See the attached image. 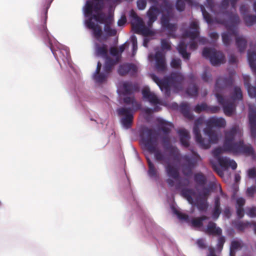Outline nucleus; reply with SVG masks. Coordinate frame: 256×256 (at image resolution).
<instances>
[{"mask_svg":"<svg viewBox=\"0 0 256 256\" xmlns=\"http://www.w3.org/2000/svg\"><path fill=\"white\" fill-rule=\"evenodd\" d=\"M248 59L251 68L253 70L256 71V52L248 50Z\"/></svg>","mask_w":256,"mask_h":256,"instance_id":"35","label":"nucleus"},{"mask_svg":"<svg viewBox=\"0 0 256 256\" xmlns=\"http://www.w3.org/2000/svg\"><path fill=\"white\" fill-rule=\"evenodd\" d=\"M206 128L204 129L205 135L210 138L212 144H216L218 141V137L216 132L213 130L212 128H224L226 125V122L224 118L210 117L206 122Z\"/></svg>","mask_w":256,"mask_h":256,"instance_id":"8","label":"nucleus"},{"mask_svg":"<svg viewBox=\"0 0 256 256\" xmlns=\"http://www.w3.org/2000/svg\"><path fill=\"white\" fill-rule=\"evenodd\" d=\"M234 11L226 10L222 15L224 18L219 20L218 22L223 24L226 32L222 34V40L226 46L230 44L234 37L236 38V44L240 52H244L247 45V41L243 36H238V26L240 24V20L239 16Z\"/></svg>","mask_w":256,"mask_h":256,"instance_id":"3","label":"nucleus"},{"mask_svg":"<svg viewBox=\"0 0 256 256\" xmlns=\"http://www.w3.org/2000/svg\"><path fill=\"white\" fill-rule=\"evenodd\" d=\"M137 68L132 64H124L119 66L118 73L121 76H124L127 74L134 76L136 74Z\"/></svg>","mask_w":256,"mask_h":256,"instance_id":"18","label":"nucleus"},{"mask_svg":"<svg viewBox=\"0 0 256 256\" xmlns=\"http://www.w3.org/2000/svg\"><path fill=\"white\" fill-rule=\"evenodd\" d=\"M126 20L124 16H122L118 22V26H122L124 25L126 22Z\"/></svg>","mask_w":256,"mask_h":256,"instance_id":"58","label":"nucleus"},{"mask_svg":"<svg viewBox=\"0 0 256 256\" xmlns=\"http://www.w3.org/2000/svg\"><path fill=\"white\" fill-rule=\"evenodd\" d=\"M94 54L97 56H100L104 58H109L108 56V46L106 44H94Z\"/></svg>","mask_w":256,"mask_h":256,"instance_id":"25","label":"nucleus"},{"mask_svg":"<svg viewBox=\"0 0 256 256\" xmlns=\"http://www.w3.org/2000/svg\"><path fill=\"white\" fill-rule=\"evenodd\" d=\"M248 175L250 178H254L256 176V170L255 168H250L248 171Z\"/></svg>","mask_w":256,"mask_h":256,"instance_id":"57","label":"nucleus"},{"mask_svg":"<svg viewBox=\"0 0 256 256\" xmlns=\"http://www.w3.org/2000/svg\"><path fill=\"white\" fill-rule=\"evenodd\" d=\"M133 28L136 34H142L144 36H150L152 33L148 28L146 27L144 24L143 21L141 23L134 24Z\"/></svg>","mask_w":256,"mask_h":256,"instance_id":"27","label":"nucleus"},{"mask_svg":"<svg viewBox=\"0 0 256 256\" xmlns=\"http://www.w3.org/2000/svg\"><path fill=\"white\" fill-rule=\"evenodd\" d=\"M215 96L218 102L222 106L224 113L226 116H231L235 110L236 108L234 102L236 100H241L242 98L241 88L238 86L234 88V92L232 94L231 99L232 100V102L225 100L220 94H216Z\"/></svg>","mask_w":256,"mask_h":256,"instance_id":"7","label":"nucleus"},{"mask_svg":"<svg viewBox=\"0 0 256 256\" xmlns=\"http://www.w3.org/2000/svg\"><path fill=\"white\" fill-rule=\"evenodd\" d=\"M105 62L103 68V72H100L102 64L100 62L97 64L96 68L94 74V79L96 82L102 83L106 80L108 75L112 72L114 66L117 62L114 59L109 57L105 58Z\"/></svg>","mask_w":256,"mask_h":256,"instance_id":"9","label":"nucleus"},{"mask_svg":"<svg viewBox=\"0 0 256 256\" xmlns=\"http://www.w3.org/2000/svg\"><path fill=\"white\" fill-rule=\"evenodd\" d=\"M198 193L200 199L197 200L196 206L200 211H205L208 207L206 198L210 194V190L208 188L204 187Z\"/></svg>","mask_w":256,"mask_h":256,"instance_id":"16","label":"nucleus"},{"mask_svg":"<svg viewBox=\"0 0 256 256\" xmlns=\"http://www.w3.org/2000/svg\"><path fill=\"white\" fill-rule=\"evenodd\" d=\"M255 191L256 189L254 187H250L247 189L246 192L249 196H252L254 194Z\"/></svg>","mask_w":256,"mask_h":256,"instance_id":"59","label":"nucleus"},{"mask_svg":"<svg viewBox=\"0 0 256 256\" xmlns=\"http://www.w3.org/2000/svg\"><path fill=\"white\" fill-rule=\"evenodd\" d=\"M236 214L240 218H242L244 216V210L243 208H236Z\"/></svg>","mask_w":256,"mask_h":256,"instance_id":"56","label":"nucleus"},{"mask_svg":"<svg viewBox=\"0 0 256 256\" xmlns=\"http://www.w3.org/2000/svg\"><path fill=\"white\" fill-rule=\"evenodd\" d=\"M181 193L182 196L185 198L190 204L192 203L193 198H192V196L194 194L192 190L184 188L182 190Z\"/></svg>","mask_w":256,"mask_h":256,"instance_id":"38","label":"nucleus"},{"mask_svg":"<svg viewBox=\"0 0 256 256\" xmlns=\"http://www.w3.org/2000/svg\"><path fill=\"white\" fill-rule=\"evenodd\" d=\"M185 2H186L190 5H192V0H176V7L178 10L182 12L185 9Z\"/></svg>","mask_w":256,"mask_h":256,"instance_id":"40","label":"nucleus"},{"mask_svg":"<svg viewBox=\"0 0 256 256\" xmlns=\"http://www.w3.org/2000/svg\"><path fill=\"white\" fill-rule=\"evenodd\" d=\"M210 38L214 40H216L218 38V34L216 32H212L210 34Z\"/></svg>","mask_w":256,"mask_h":256,"instance_id":"60","label":"nucleus"},{"mask_svg":"<svg viewBox=\"0 0 256 256\" xmlns=\"http://www.w3.org/2000/svg\"><path fill=\"white\" fill-rule=\"evenodd\" d=\"M130 14V16L136 22V24H140L142 22V20L138 16V14L134 11V10H131Z\"/></svg>","mask_w":256,"mask_h":256,"instance_id":"49","label":"nucleus"},{"mask_svg":"<svg viewBox=\"0 0 256 256\" xmlns=\"http://www.w3.org/2000/svg\"><path fill=\"white\" fill-rule=\"evenodd\" d=\"M138 90L139 88L136 84L129 81L124 82L120 87L122 94L124 96L132 95L138 91Z\"/></svg>","mask_w":256,"mask_h":256,"instance_id":"17","label":"nucleus"},{"mask_svg":"<svg viewBox=\"0 0 256 256\" xmlns=\"http://www.w3.org/2000/svg\"><path fill=\"white\" fill-rule=\"evenodd\" d=\"M235 228L238 230L242 231L248 226H251V222H236L234 224Z\"/></svg>","mask_w":256,"mask_h":256,"instance_id":"43","label":"nucleus"},{"mask_svg":"<svg viewBox=\"0 0 256 256\" xmlns=\"http://www.w3.org/2000/svg\"><path fill=\"white\" fill-rule=\"evenodd\" d=\"M86 24L88 28L92 30L94 36L96 40H99L102 34V31L100 26L92 21V19L86 20Z\"/></svg>","mask_w":256,"mask_h":256,"instance_id":"20","label":"nucleus"},{"mask_svg":"<svg viewBox=\"0 0 256 256\" xmlns=\"http://www.w3.org/2000/svg\"><path fill=\"white\" fill-rule=\"evenodd\" d=\"M238 0H222L220 4L218 6V9L216 8L214 2L213 0H206V6L212 12L218 16L226 12L230 4L232 9L235 10L237 2Z\"/></svg>","mask_w":256,"mask_h":256,"instance_id":"10","label":"nucleus"},{"mask_svg":"<svg viewBox=\"0 0 256 256\" xmlns=\"http://www.w3.org/2000/svg\"><path fill=\"white\" fill-rule=\"evenodd\" d=\"M204 120L202 118H199L198 119H196L194 122V124L200 126V125L202 124L203 123Z\"/></svg>","mask_w":256,"mask_h":256,"instance_id":"63","label":"nucleus"},{"mask_svg":"<svg viewBox=\"0 0 256 256\" xmlns=\"http://www.w3.org/2000/svg\"><path fill=\"white\" fill-rule=\"evenodd\" d=\"M160 12V10L156 6H152L147 12V16L148 20L147 24L149 27H151L152 24L157 20L158 16Z\"/></svg>","mask_w":256,"mask_h":256,"instance_id":"23","label":"nucleus"},{"mask_svg":"<svg viewBox=\"0 0 256 256\" xmlns=\"http://www.w3.org/2000/svg\"><path fill=\"white\" fill-rule=\"evenodd\" d=\"M202 56L206 58H208L213 66H218L226 62L225 56L223 53L214 48H204Z\"/></svg>","mask_w":256,"mask_h":256,"instance_id":"12","label":"nucleus"},{"mask_svg":"<svg viewBox=\"0 0 256 256\" xmlns=\"http://www.w3.org/2000/svg\"><path fill=\"white\" fill-rule=\"evenodd\" d=\"M240 242L234 240L231 242L230 246V256H236V250L242 248Z\"/></svg>","mask_w":256,"mask_h":256,"instance_id":"37","label":"nucleus"},{"mask_svg":"<svg viewBox=\"0 0 256 256\" xmlns=\"http://www.w3.org/2000/svg\"><path fill=\"white\" fill-rule=\"evenodd\" d=\"M248 120L251 136L256 138V109L250 110Z\"/></svg>","mask_w":256,"mask_h":256,"instance_id":"21","label":"nucleus"},{"mask_svg":"<svg viewBox=\"0 0 256 256\" xmlns=\"http://www.w3.org/2000/svg\"><path fill=\"white\" fill-rule=\"evenodd\" d=\"M154 58L156 70L158 72H164L166 68L164 55L162 52L158 51L155 53Z\"/></svg>","mask_w":256,"mask_h":256,"instance_id":"19","label":"nucleus"},{"mask_svg":"<svg viewBox=\"0 0 256 256\" xmlns=\"http://www.w3.org/2000/svg\"><path fill=\"white\" fill-rule=\"evenodd\" d=\"M236 62V58L234 55H231L229 58V62L230 64H235Z\"/></svg>","mask_w":256,"mask_h":256,"instance_id":"61","label":"nucleus"},{"mask_svg":"<svg viewBox=\"0 0 256 256\" xmlns=\"http://www.w3.org/2000/svg\"><path fill=\"white\" fill-rule=\"evenodd\" d=\"M174 212L177 216L178 219L185 221L191 226L194 228H200L202 227L203 226V221L208 219V217L207 216H202L190 220L188 214L182 213L176 208L174 209Z\"/></svg>","mask_w":256,"mask_h":256,"instance_id":"13","label":"nucleus"},{"mask_svg":"<svg viewBox=\"0 0 256 256\" xmlns=\"http://www.w3.org/2000/svg\"><path fill=\"white\" fill-rule=\"evenodd\" d=\"M208 108V104L205 102H202L200 104H198L194 108V111L200 114L202 111H205L206 112Z\"/></svg>","mask_w":256,"mask_h":256,"instance_id":"45","label":"nucleus"},{"mask_svg":"<svg viewBox=\"0 0 256 256\" xmlns=\"http://www.w3.org/2000/svg\"><path fill=\"white\" fill-rule=\"evenodd\" d=\"M162 7L163 11L166 12L162 16V24L168 31V35L175 38L176 37L175 33L178 29L177 24L170 22V19L174 16L173 6L170 2L164 0L162 4Z\"/></svg>","mask_w":256,"mask_h":256,"instance_id":"6","label":"nucleus"},{"mask_svg":"<svg viewBox=\"0 0 256 256\" xmlns=\"http://www.w3.org/2000/svg\"><path fill=\"white\" fill-rule=\"evenodd\" d=\"M202 78V80L206 82H209L212 80V76L208 73L206 70L204 72Z\"/></svg>","mask_w":256,"mask_h":256,"instance_id":"50","label":"nucleus"},{"mask_svg":"<svg viewBox=\"0 0 256 256\" xmlns=\"http://www.w3.org/2000/svg\"><path fill=\"white\" fill-rule=\"evenodd\" d=\"M188 45L184 42H180L178 44L177 49L178 52L184 60H189L190 54L186 52Z\"/></svg>","mask_w":256,"mask_h":256,"instance_id":"32","label":"nucleus"},{"mask_svg":"<svg viewBox=\"0 0 256 256\" xmlns=\"http://www.w3.org/2000/svg\"><path fill=\"white\" fill-rule=\"evenodd\" d=\"M47 12V10H46L44 12L42 16V24L40 28V31L44 42L48 44V46L50 47L53 54L55 55L54 46L55 45L56 46L57 44H58V42L53 36L50 35V32L46 28V22L48 18Z\"/></svg>","mask_w":256,"mask_h":256,"instance_id":"11","label":"nucleus"},{"mask_svg":"<svg viewBox=\"0 0 256 256\" xmlns=\"http://www.w3.org/2000/svg\"><path fill=\"white\" fill-rule=\"evenodd\" d=\"M110 52L112 56H116L118 54V51L116 48L112 47L110 49Z\"/></svg>","mask_w":256,"mask_h":256,"instance_id":"64","label":"nucleus"},{"mask_svg":"<svg viewBox=\"0 0 256 256\" xmlns=\"http://www.w3.org/2000/svg\"><path fill=\"white\" fill-rule=\"evenodd\" d=\"M248 214L251 218L256 217V208L253 207L250 208Z\"/></svg>","mask_w":256,"mask_h":256,"instance_id":"54","label":"nucleus"},{"mask_svg":"<svg viewBox=\"0 0 256 256\" xmlns=\"http://www.w3.org/2000/svg\"><path fill=\"white\" fill-rule=\"evenodd\" d=\"M218 162L221 167L226 169L230 167L233 170H234L237 168L236 162L226 157L219 158Z\"/></svg>","mask_w":256,"mask_h":256,"instance_id":"29","label":"nucleus"},{"mask_svg":"<svg viewBox=\"0 0 256 256\" xmlns=\"http://www.w3.org/2000/svg\"><path fill=\"white\" fill-rule=\"evenodd\" d=\"M194 180L196 183V188L199 192L198 187H203L207 183V178L206 176L201 172H196L194 174Z\"/></svg>","mask_w":256,"mask_h":256,"instance_id":"26","label":"nucleus"},{"mask_svg":"<svg viewBox=\"0 0 256 256\" xmlns=\"http://www.w3.org/2000/svg\"><path fill=\"white\" fill-rule=\"evenodd\" d=\"M141 140L146 148L150 154H154V158L158 162L164 165L166 172L168 176L177 180L180 178L178 169L172 165L170 160L180 162L184 161L182 165V172L186 176H190L194 168L196 161L188 155L182 156L178 148L170 144V138L168 134L162 138V143L165 152H162L158 148V134L154 129L144 127L140 132Z\"/></svg>","mask_w":256,"mask_h":256,"instance_id":"1","label":"nucleus"},{"mask_svg":"<svg viewBox=\"0 0 256 256\" xmlns=\"http://www.w3.org/2000/svg\"><path fill=\"white\" fill-rule=\"evenodd\" d=\"M220 108L217 106H208L206 112L210 114H216L219 112Z\"/></svg>","mask_w":256,"mask_h":256,"instance_id":"48","label":"nucleus"},{"mask_svg":"<svg viewBox=\"0 0 256 256\" xmlns=\"http://www.w3.org/2000/svg\"><path fill=\"white\" fill-rule=\"evenodd\" d=\"M161 48L162 50H171L172 46L170 43L167 39H162L161 40Z\"/></svg>","mask_w":256,"mask_h":256,"instance_id":"46","label":"nucleus"},{"mask_svg":"<svg viewBox=\"0 0 256 256\" xmlns=\"http://www.w3.org/2000/svg\"><path fill=\"white\" fill-rule=\"evenodd\" d=\"M225 238L224 236H220L218 238L217 246L218 248L222 249V248L225 242Z\"/></svg>","mask_w":256,"mask_h":256,"instance_id":"51","label":"nucleus"},{"mask_svg":"<svg viewBox=\"0 0 256 256\" xmlns=\"http://www.w3.org/2000/svg\"><path fill=\"white\" fill-rule=\"evenodd\" d=\"M181 113L186 118L190 120H193L194 115L190 112V106L188 103H182L180 106Z\"/></svg>","mask_w":256,"mask_h":256,"instance_id":"31","label":"nucleus"},{"mask_svg":"<svg viewBox=\"0 0 256 256\" xmlns=\"http://www.w3.org/2000/svg\"><path fill=\"white\" fill-rule=\"evenodd\" d=\"M142 92L144 98L148 100L151 104H156L159 103V100L156 96L154 93L150 92L148 88H144Z\"/></svg>","mask_w":256,"mask_h":256,"instance_id":"28","label":"nucleus"},{"mask_svg":"<svg viewBox=\"0 0 256 256\" xmlns=\"http://www.w3.org/2000/svg\"><path fill=\"white\" fill-rule=\"evenodd\" d=\"M204 232L209 235L221 236L222 234V230L216 226V224L212 221L208 222Z\"/></svg>","mask_w":256,"mask_h":256,"instance_id":"24","label":"nucleus"},{"mask_svg":"<svg viewBox=\"0 0 256 256\" xmlns=\"http://www.w3.org/2000/svg\"><path fill=\"white\" fill-rule=\"evenodd\" d=\"M244 84L246 86L249 96L252 98H256V87L252 86L249 82L248 76H244Z\"/></svg>","mask_w":256,"mask_h":256,"instance_id":"34","label":"nucleus"},{"mask_svg":"<svg viewBox=\"0 0 256 256\" xmlns=\"http://www.w3.org/2000/svg\"><path fill=\"white\" fill-rule=\"evenodd\" d=\"M240 10L243 17L244 16H246L248 14V8L246 6L244 5L241 6Z\"/></svg>","mask_w":256,"mask_h":256,"instance_id":"55","label":"nucleus"},{"mask_svg":"<svg viewBox=\"0 0 256 256\" xmlns=\"http://www.w3.org/2000/svg\"><path fill=\"white\" fill-rule=\"evenodd\" d=\"M233 82L232 76L218 78L215 84V90L217 92L216 94H218V92H220L222 90L231 86Z\"/></svg>","mask_w":256,"mask_h":256,"instance_id":"15","label":"nucleus"},{"mask_svg":"<svg viewBox=\"0 0 256 256\" xmlns=\"http://www.w3.org/2000/svg\"><path fill=\"white\" fill-rule=\"evenodd\" d=\"M160 130L162 131L164 135L169 134L171 131V128L173 126L172 124L170 122L162 120L160 122Z\"/></svg>","mask_w":256,"mask_h":256,"instance_id":"36","label":"nucleus"},{"mask_svg":"<svg viewBox=\"0 0 256 256\" xmlns=\"http://www.w3.org/2000/svg\"><path fill=\"white\" fill-rule=\"evenodd\" d=\"M178 133L179 134L182 145L185 148H188L190 146L189 140L190 139L188 132L186 129H180L178 130Z\"/></svg>","mask_w":256,"mask_h":256,"instance_id":"30","label":"nucleus"},{"mask_svg":"<svg viewBox=\"0 0 256 256\" xmlns=\"http://www.w3.org/2000/svg\"><path fill=\"white\" fill-rule=\"evenodd\" d=\"M186 92L190 96H196L198 94V88L196 84L190 86L188 88Z\"/></svg>","mask_w":256,"mask_h":256,"instance_id":"44","label":"nucleus"},{"mask_svg":"<svg viewBox=\"0 0 256 256\" xmlns=\"http://www.w3.org/2000/svg\"><path fill=\"white\" fill-rule=\"evenodd\" d=\"M193 132L196 141L200 147L205 150L208 149L210 147L212 142L210 141V138H208V139H207L202 137L199 126L194 125Z\"/></svg>","mask_w":256,"mask_h":256,"instance_id":"14","label":"nucleus"},{"mask_svg":"<svg viewBox=\"0 0 256 256\" xmlns=\"http://www.w3.org/2000/svg\"><path fill=\"white\" fill-rule=\"evenodd\" d=\"M152 78L160 90L164 92L166 97L170 96V87L173 88L175 91L181 90L184 80L182 74L178 72H172L170 76L162 79L160 78L155 74H152Z\"/></svg>","mask_w":256,"mask_h":256,"instance_id":"4","label":"nucleus"},{"mask_svg":"<svg viewBox=\"0 0 256 256\" xmlns=\"http://www.w3.org/2000/svg\"><path fill=\"white\" fill-rule=\"evenodd\" d=\"M190 29L194 30H186L184 34V36L189 38L192 40H194L200 34L198 30L199 26L198 22H192L190 24Z\"/></svg>","mask_w":256,"mask_h":256,"instance_id":"22","label":"nucleus"},{"mask_svg":"<svg viewBox=\"0 0 256 256\" xmlns=\"http://www.w3.org/2000/svg\"><path fill=\"white\" fill-rule=\"evenodd\" d=\"M123 101L126 105H130L131 107H121L117 110L118 116H122L120 121L122 126L128 129L130 128L132 124L134 112L141 108V104L138 102L134 96H126Z\"/></svg>","mask_w":256,"mask_h":256,"instance_id":"5","label":"nucleus"},{"mask_svg":"<svg viewBox=\"0 0 256 256\" xmlns=\"http://www.w3.org/2000/svg\"><path fill=\"white\" fill-rule=\"evenodd\" d=\"M198 48V44L196 42L192 41L190 44V48L192 50H196Z\"/></svg>","mask_w":256,"mask_h":256,"instance_id":"62","label":"nucleus"},{"mask_svg":"<svg viewBox=\"0 0 256 256\" xmlns=\"http://www.w3.org/2000/svg\"><path fill=\"white\" fill-rule=\"evenodd\" d=\"M221 213V210H214L212 211V217L214 220H216Z\"/></svg>","mask_w":256,"mask_h":256,"instance_id":"53","label":"nucleus"},{"mask_svg":"<svg viewBox=\"0 0 256 256\" xmlns=\"http://www.w3.org/2000/svg\"><path fill=\"white\" fill-rule=\"evenodd\" d=\"M245 200L242 198H238L236 200V208H243L245 204Z\"/></svg>","mask_w":256,"mask_h":256,"instance_id":"52","label":"nucleus"},{"mask_svg":"<svg viewBox=\"0 0 256 256\" xmlns=\"http://www.w3.org/2000/svg\"><path fill=\"white\" fill-rule=\"evenodd\" d=\"M200 8L204 18V19L206 22L208 24L212 23V18L210 14L206 10L204 6L201 4L200 6Z\"/></svg>","mask_w":256,"mask_h":256,"instance_id":"42","label":"nucleus"},{"mask_svg":"<svg viewBox=\"0 0 256 256\" xmlns=\"http://www.w3.org/2000/svg\"><path fill=\"white\" fill-rule=\"evenodd\" d=\"M147 163L148 165V176L151 178H157L158 177V172L154 164L152 162L149 158H147Z\"/></svg>","mask_w":256,"mask_h":256,"instance_id":"33","label":"nucleus"},{"mask_svg":"<svg viewBox=\"0 0 256 256\" xmlns=\"http://www.w3.org/2000/svg\"><path fill=\"white\" fill-rule=\"evenodd\" d=\"M182 61L178 58H172L170 62V66L174 69L181 68Z\"/></svg>","mask_w":256,"mask_h":256,"instance_id":"47","label":"nucleus"},{"mask_svg":"<svg viewBox=\"0 0 256 256\" xmlns=\"http://www.w3.org/2000/svg\"><path fill=\"white\" fill-rule=\"evenodd\" d=\"M245 24L248 26H252L256 22V16L247 14L243 17Z\"/></svg>","mask_w":256,"mask_h":256,"instance_id":"41","label":"nucleus"},{"mask_svg":"<svg viewBox=\"0 0 256 256\" xmlns=\"http://www.w3.org/2000/svg\"><path fill=\"white\" fill-rule=\"evenodd\" d=\"M242 132L238 126H234L230 130L224 132V140L222 147H218L212 150L214 156L218 160L220 155L224 152L232 153L234 154H243L250 156L254 154V151L250 144H246L243 140L234 142L236 138H240Z\"/></svg>","mask_w":256,"mask_h":256,"instance_id":"2","label":"nucleus"},{"mask_svg":"<svg viewBox=\"0 0 256 256\" xmlns=\"http://www.w3.org/2000/svg\"><path fill=\"white\" fill-rule=\"evenodd\" d=\"M110 24L111 21H108L105 24L104 31L108 36H114L116 34V30L111 28Z\"/></svg>","mask_w":256,"mask_h":256,"instance_id":"39","label":"nucleus"}]
</instances>
